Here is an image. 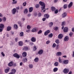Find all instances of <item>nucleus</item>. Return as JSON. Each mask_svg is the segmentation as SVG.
I'll list each match as a JSON object with an SVG mask.
<instances>
[{
  "instance_id": "nucleus-1",
  "label": "nucleus",
  "mask_w": 74,
  "mask_h": 74,
  "mask_svg": "<svg viewBox=\"0 0 74 74\" xmlns=\"http://www.w3.org/2000/svg\"><path fill=\"white\" fill-rule=\"evenodd\" d=\"M13 56L17 59H19L20 58V56L17 53H15L14 54Z\"/></svg>"
},
{
  "instance_id": "nucleus-2",
  "label": "nucleus",
  "mask_w": 74,
  "mask_h": 74,
  "mask_svg": "<svg viewBox=\"0 0 74 74\" xmlns=\"http://www.w3.org/2000/svg\"><path fill=\"white\" fill-rule=\"evenodd\" d=\"M69 72V69H68L65 68L63 72L65 74H67Z\"/></svg>"
},
{
  "instance_id": "nucleus-3",
  "label": "nucleus",
  "mask_w": 74,
  "mask_h": 74,
  "mask_svg": "<svg viewBox=\"0 0 74 74\" xmlns=\"http://www.w3.org/2000/svg\"><path fill=\"white\" fill-rule=\"evenodd\" d=\"M16 9L15 8H13L12 11V14L13 15L16 13Z\"/></svg>"
},
{
  "instance_id": "nucleus-4",
  "label": "nucleus",
  "mask_w": 74,
  "mask_h": 74,
  "mask_svg": "<svg viewBox=\"0 0 74 74\" xmlns=\"http://www.w3.org/2000/svg\"><path fill=\"white\" fill-rule=\"evenodd\" d=\"M38 30V28L37 27H35L33 28L32 30V32L34 33V32H37V30Z\"/></svg>"
},
{
  "instance_id": "nucleus-5",
  "label": "nucleus",
  "mask_w": 74,
  "mask_h": 74,
  "mask_svg": "<svg viewBox=\"0 0 74 74\" xmlns=\"http://www.w3.org/2000/svg\"><path fill=\"white\" fill-rule=\"evenodd\" d=\"M49 33H50V30H47L44 33L45 36H47Z\"/></svg>"
},
{
  "instance_id": "nucleus-6",
  "label": "nucleus",
  "mask_w": 74,
  "mask_h": 74,
  "mask_svg": "<svg viewBox=\"0 0 74 74\" xmlns=\"http://www.w3.org/2000/svg\"><path fill=\"white\" fill-rule=\"evenodd\" d=\"M31 41L32 42H36V38L34 37H32L31 38Z\"/></svg>"
},
{
  "instance_id": "nucleus-7",
  "label": "nucleus",
  "mask_w": 74,
  "mask_h": 74,
  "mask_svg": "<svg viewBox=\"0 0 74 74\" xmlns=\"http://www.w3.org/2000/svg\"><path fill=\"white\" fill-rule=\"evenodd\" d=\"M43 52H44L43 50L42 49L40 50L38 52V54L39 55H42L43 53Z\"/></svg>"
},
{
  "instance_id": "nucleus-8",
  "label": "nucleus",
  "mask_w": 74,
  "mask_h": 74,
  "mask_svg": "<svg viewBox=\"0 0 74 74\" xmlns=\"http://www.w3.org/2000/svg\"><path fill=\"white\" fill-rule=\"evenodd\" d=\"M13 64L14 62L12 61H11L8 64V66H10V67H11V66H13Z\"/></svg>"
},
{
  "instance_id": "nucleus-9",
  "label": "nucleus",
  "mask_w": 74,
  "mask_h": 74,
  "mask_svg": "<svg viewBox=\"0 0 74 74\" xmlns=\"http://www.w3.org/2000/svg\"><path fill=\"white\" fill-rule=\"evenodd\" d=\"M69 30V29L67 27H65L64 29V32H68Z\"/></svg>"
},
{
  "instance_id": "nucleus-10",
  "label": "nucleus",
  "mask_w": 74,
  "mask_h": 74,
  "mask_svg": "<svg viewBox=\"0 0 74 74\" xmlns=\"http://www.w3.org/2000/svg\"><path fill=\"white\" fill-rule=\"evenodd\" d=\"M63 35L61 34H59L58 36V38H59V39H62V38H63Z\"/></svg>"
},
{
  "instance_id": "nucleus-11",
  "label": "nucleus",
  "mask_w": 74,
  "mask_h": 74,
  "mask_svg": "<svg viewBox=\"0 0 74 74\" xmlns=\"http://www.w3.org/2000/svg\"><path fill=\"white\" fill-rule=\"evenodd\" d=\"M44 17L46 18L47 19H48L49 18V15L48 14H45L44 15Z\"/></svg>"
},
{
  "instance_id": "nucleus-12",
  "label": "nucleus",
  "mask_w": 74,
  "mask_h": 74,
  "mask_svg": "<svg viewBox=\"0 0 74 74\" xmlns=\"http://www.w3.org/2000/svg\"><path fill=\"white\" fill-rule=\"evenodd\" d=\"M63 63L65 64H67L69 63V60H64L63 62Z\"/></svg>"
},
{
  "instance_id": "nucleus-13",
  "label": "nucleus",
  "mask_w": 74,
  "mask_h": 74,
  "mask_svg": "<svg viewBox=\"0 0 74 74\" xmlns=\"http://www.w3.org/2000/svg\"><path fill=\"white\" fill-rule=\"evenodd\" d=\"M8 69H5V73H8V72H9V71H10V68L8 67Z\"/></svg>"
},
{
  "instance_id": "nucleus-14",
  "label": "nucleus",
  "mask_w": 74,
  "mask_h": 74,
  "mask_svg": "<svg viewBox=\"0 0 74 74\" xmlns=\"http://www.w3.org/2000/svg\"><path fill=\"white\" fill-rule=\"evenodd\" d=\"M18 44H19V46H23V42L22 41H20L19 42Z\"/></svg>"
},
{
  "instance_id": "nucleus-15",
  "label": "nucleus",
  "mask_w": 74,
  "mask_h": 74,
  "mask_svg": "<svg viewBox=\"0 0 74 74\" xmlns=\"http://www.w3.org/2000/svg\"><path fill=\"white\" fill-rule=\"evenodd\" d=\"M22 56L23 57H26L27 56V53L25 52H24L22 53Z\"/></svg>"
},
{
  "instance_id": "nucleus-16",
  "label": "nucleus",
  "mask_w": 74,
  "mask_h": 74,
  "mask_svg": "<svg viewBox=\"0 0 74 74\" xmlns=\"http://www.w3.org/2000/svg\"><path fill=\"white\" fill-rule=\"evenodd\" d=\"M39 3L40 5H41V6H43V5H45V4H44V3L42 2L41 1H40Z\"/></svg>"
},
{
  "instance_id": "nucleus-17",
  "label": "nucleus",
  "mask_w": 74,
  "mask_h": 74,
  "mask_svg": "<svg viewBox=\"0 0 74 74\" xmlns=\"http://www.w3.org/2000/svg\"><path fill=\"white\" fill-rule=\"evenodd\" d=\"M66 16H67V13L66 12L62 14V18H65Z\"/></svg>"
},
{
  "instance_id": "nucleus-18",
  "label": "nucleus",
  "mask_w": 74,
  "mask_h": 74,
  "mask_svg": "<svg viewBox=\"0 0 74 74\" xmlns=\"http://www.w3.org/2000/svg\"><path fill=\"white\" fill-rule=\"evenodd\" d=\"M29 12H32L33 11V8L32 7H30L29 8Z\"/></svg>"
},
{
  "instance_id": "nucleus-19",
  "label": "nucleus",
  "mask_w": 74,
  "mask_h": 74,
  "mask_svg": "<svg viewBox=\"0 0 74 74\" xmlns=\"http://www.w3.org/2000/svg\"><path fill=\"white\" fill-rule=\"evenodd\" d=\"M42 6L41 7V8L42 9L41 10H44V9H45V10H48V8L47 9H45V5H43V6Z\"/></svg>"
},
{
  "instance_id": "nucleus-20",
  "label": "nucleus",
  "mask_w": 74,
  "mask_h": 74,
  "mask_svg": "<svg viewBox=\"0 0 74 74\" xmlns=\"http://www.w3.org/2000/svg\"><path fill=\"white\" fill-rule=\"evenodd\" d=\"M28 47H25L23 48V50L24 51H27L28 50Z\"/></svg>"
},
{
  "instance_id": "nucleus-21",
  "label": "nucleus",
  "mask_w": 74,
  "mask_h": 74,
  "mask_svg": "<svg viewBox=\"0 0 74 74\" xmlns=\"http://www.w3.org/2000/svg\"><path fill=\"white\" fill-rule=\"evenodd\" d=\"M72 5H73V2H71L69 3V4L68 5V8H70V7H71Z\"/></svg>"
},
{
  "instance_id": "nucleus-22",
  "label": "nucleus",
  "mask_w": 74,
  "mask_h": 74,
  "mask_svg": "<svg viewBox=\"0 0 74 74\" xmlns=\"http://www.w3.org/2000/svg\"><path fill=\"white\" fill-rule=\"evenodd\" d=\"M51 10L52 11H55L56 10V8L54 7H52L51 8Z\"/></svg>"
},
{
  "instance_id": "nucleus-23",
  "label": "nucleus",
  "mask_w": 74,
  "mask_h": 74,
  "mask_svg": "<svg viewBox=\"0 0 74 74\" xmlns=\"http://www.w3.org/2000/svg\"><path fill=\"white\" fill-rule=\"evenodd\" d=\"M0 28L4 29V25L3 24H0Z\"/></svg>"
},
{
  "instance_id": "nucleus-24",
  "label": "nucleus",
  "mask_w": 74,
  "mask_h": 74,
  "mask_svg": "<svg viewBox=\"0 0 74 74\" xmlns=\"http://www.w3.org/2000/svg\"><path fill=\"white\" fill-rule=\"evenodd\" d=\"M11 30V27L10 26H8L7 28V31H10Z\"/></svg>"
},
{
  "instance_id": "nucleus-25",
  "label": "nucleus",
  "mask_w": 74,
  "mask_h": 74,
  "mask_svg": "<svg viewBox=\"0 0 74 74\" xmlns=\"http://www.w3.org/2000/svg\"><path fill=\"white\" fill-rule=\"evenodd\" d=\"M64 40L65 41H67L69 40V36H66L65 37Z\"/></svg>"
},
{
  "instance_id": "nucleus-26",
  "label": "nucleus",
  "mask_w": 74,
  "mask_h": 74,
  "mask_svg": "<svg viewBox=\"0 0 74 74\" xmlns=\"http://www.w3.org/2000/svg\"><path fill=\"white\" fill-rule=\"evenodd\" d=\"M58 70V68L55 67L53 69V72H56Z\"/></svg>"
},
{
  "instance_id": "nucleus-27",
  "label": "nucleus",
  "mask_w": 74,
  "mask_h": 74,
  "mask_svg": "<svg viewBox=\"0 0 74 74\" xmlns=\"http://www.w3.org/2000/svg\"><path fill=\"white\" fill-rule=\"evenodd\" d=\"M14 27L15 29H17L18 25L16 24H14Z\"/></svg>"
},
{
  "instance_id": "nucleus-28",
  "label": "nucleus",
  "mask_w": 74,
  "mask_h": 74,
  "mask_svg": "<svg viewBox=\"0 0 74 74\" xmlns=\"http://www.w3.org/2000/svg\"><path fill=\"white\" fill-rule=\"evenodd\" d=\"M39 60V59L38 58H36L34 59V61L36 62H38Z\"/></svg>"
},
{
  "instance_id": "nucleus-29",
  "label": "nucleus",
  "mask_w": 74,
  "mask_h": 74,
  "mask_svg": "<svg viewBox=\"0 0 74 74\" xmlns=\"http://www.w3.org/2000/svg\"><path fill=\"white\" fill-rule=\"evenodd\" d=\"M28 12V10H27V8H26L24 10V13L25 14H27Z\"/></svg>"
},
{
  "instance_id": "nucleus-30",
  "label": "nucleus",
  "mask_w": 74,
  "mask_h": 74,
  "mask_svg": "<svg viewBox=\"0 0 74 74\" xmlns=\"http://www.w3.org/2000/svg\"><path fill=\"white\" fill-rule=\"evenodd\" d=\"M56 42L57 44H59L60 43V42H59V39H57L56 40Z\"/></svg>"
},
{
  "instance_id": "nucleus-31",
  "label": "nucleus",
  "mask_w": 74,
  "mask_h": 74,
  "mask_svg": "<svg viewBox=\"0 0 74 74\" xmlns=\"http://www.w3.org/2000/svg\"><path fill=\"white\" fill-rule=\"evenodd\" d=\"M20 36L21 37H23V32H21L20 33Z\"/></svg>"
},
{
  "instance_id": "nucleus-32",
  "label": "nucleus",
  "mask_w": 74,
  "mask_h": 74,
  "mask_svg": "<svg viewBox=\"0 0 74 74\" xmlns=\"http://www.w3.org/2000/svg\"><path fill=\"white\" fill-rule=\"evenodd\" d=\"M67 6H68L66 4H65L64 5V9H66V8H67Z\"/></svg>"
},
{
  "instance_id": "nucleus-33",
  "label": "nucleus",
  "mask_w": 74,
  "mask_h": 74,
  "mask_svg": "<svg viewBox=\"0 0 74 74\" xmlns=\"http://www.w3.org/2000/svg\"><path fill=\"white\" fill-rule=\"evenodd\" d=\"M58 59L59 63H62V59H61V58L60 57H59V58Z\"/></svg>"
},
{
  "instance_id": "nucleus-34",
  "label": "nucleus",
  "mask_w": 74,
  "mask_h": 74,
  "mask_svg": "<svg viewBox=\"0 0 74 74\" xmlns=\"http://www.w3.org/2000/svg\"><path fill=\"white\" fill-rule=\"evenodd\" d=\"M53 36V34L52 33H51L49 35V37H50V38H52Z\"/></svg>"
},
{
  "instance_id": "nucleus-35",
  "label": "nucleus",
  "mask_w": 74,
  "mask_h": 74,
  "mask_svg": "<svg viewBox=\"0 0 74 74\" xmlns=\"http://www.w3.org/2000/svg\"><path fill=\"white\" fill-rule=\"evenodd\" d=\"M56 46V44L55 43H53L52 45V47L53 48H55Z\"/></svg>"
},
{
  "instance_id": "nucleus-36",
  "label": "nucleus",
  "mask_w": 74,
  "mask_h": 74,
  "mask_svg": "<svg viewBox=\"0 0 74 74\" xmlns=\"http://www.w3.org/2000/svg\"><path fill=\"white\" fill-rule=\"evenodd\" d=\"M57 53L58 56H61L62 55V53L60 52H58Z\"/></svg>"
},
{
  "instance_id": "nucleus-37",
  "label": "nucleus",
  "mask_w": 74,
  "mask_h": 74,
  "mask_svg": "<svg viewBox=\"0 0 74 74\" xmlns=\"http://www.w3.org/2000/svg\"><path fill=\"white\" fill-rule=\"evenodd\" d=\"M59 63L56 62H55V63H54V66H58V64Z\"/></svg>"
},
{
  "instance_id": "nucleus-38",
  "label": "nucleus",
  "mask_w": 74,
  "mask_h": 74,
  "mask_svg": "<svg viewBox=\"0 0 74 74\" xmlns=\"http://www.w3.org/2000/svg\"><path fill=\"white\" fill-rule=\"evenodd\" d=\"M59 45H57L56 46V50H58V49L59 48Z\"/></svg>"
},
{
  "instance_id": "nucleus-39",
  "label": "nucleus",
  "mask_w": 74,
  "mask_h": 74,
  "mask_svg": "<svg viewBox=\"0 0 74 74\" xmlns=\"http://www.w3.org/2000/svg\"><path fill=\"white\" fill-rule=\"evenodd\" d=\"M53 23H52V22L50 23H49V26H50V27H51V26H53Z\"/></svg>"
},
{
  "instance_id": "nucleus-40",
  "label": "nucleus",
  "mask_w": 74,
  "mask_h": 74,
  "mask_svg": "<svg viewBox=\"0 0 74 74\" xmlns=\"http://www.w3.org/2000/svg\"><path fill=\"white\" fill-rule=\"evenodd\" d=\"M17 3V1H13L12 2V4H15Z\"/></svg>"
},
{
  "instance_id": "nucleus-41",
  "label": "nucleus",
  "mask_w": 74,
  "mask_h": 74,
  "mask_svg": "<svg viewBox=\"0 0 74 74\" xmlns=\"http://www.w3.org/2000/svg\"><path fill=\"white\" fill-rule=\"evenodd\" d=\"M65 25V22L63 21L62 22V26H64Z\"/></svg>"
},
{
  "instance_id": "nucleus-42",
  "label": "nucleus",
  "mask_w": 74,
  "mask_h": 74,
  "mask_svg": "<svg viewBox=\"0 0 74 74\" xmlns=\"http://www.w3.org/2000/svg\"><path fill=\"white\" fill-rule=\"evenodd\" d=\"M18 23L19 25L20 26H22V23H21V22L20 21H18Z\"/></svg>"
},
{
  "instance_id": "nucleus-43",
  "label": "nucleus",
  "mask_w": 74,
  "mask_h": 74,
  "mask_svg": "<svg viewBox=\"0 0 74 74\" xmlns=\"http://www.w3.org/2000/svg\"><path fill=\"white\" fill-rule=\"evenodd\" d=\"M27 59L26 58H25V59H24L23 60V62L24 63H25V62H27Z\"/></svg>"
},
{
  "instance_id": "nucleus-44",
  "label": "nucleus",
  "mask_w": 74,
  "mask_h": 74,
  "mask_svg": "<svg viewBox=\"0 0 74 74\" xmlns=\"http://www.w3.org/2000/svg\"><path fill=\"white\" fill-rule=\"evenodd\" d=\"M29 67L30 69H32V68L33 67V65L32 64H30L29 65Z\"/></svg>"
},
{
  "instance_id": "nucleus-45",
  "label": "nucleus",
  "mask_w": 74,
  "mask_h": 74,
  "mask_svg": "<svg viewBox=\"0 0 74 74\" xmlns=\"http://www.w3.org/2000/svg\"><path fill=\"white\" fill-rule=\"evenodd\" d=\"M35 7L36 8H39V7H40V5L37 4L35 5Z\"/></svg>"
},
{
  "instance_id": "nucleus-46",
  "label": "nucleus",
  "mask_w": 74,
  "mask_h": 74,
  "mask_svg": "<svg viewBox=\"0 0 74 74\" xmlns=\"http://www.w3.org/2000/svg\"><path fill=\"white\" fill-rule=\"evenodd\" d=\"M42 33V30H39L38 32V34H41V33Z\"/></svg>"
},
{
  "instance_id": "nucleus-47",
  "label": "nucleus",
  "mask_w": 74,
  "mask_h": 74,
  "mask_svg": "<svg viewBox=\"0 0 74 74\" xmlns=\"http://www.w3.org/2000/svg\"><path fill=\"white\" fill-rule=\"evenodd\" d=\"M31 28V27H30V26L29 25H28L27 26V28L28 29H30Z\"/></svg>"
},
{
  "instance_id": "nucleus-48",
  "label": "nucleus",
  "mask_w": 74,
  "mask_h": 74,
  "mask_svg": "<svg viewBox=\"0 0 74 74\" xmlns=\"http://www.w3.org/2000/svg\"><path fill=\"white\" fill-rule=\"evenodd\" d=\"M54 29L55 30H58V27H54Z\"/></svg>"
},
{
  "instance_id": "nucleus-49",
  "label": "nucleus",
  "mask_w": 74,
  "mask_h": 74,
  "mask_svg": "<svg viewBox=\"0 0 74 74\" xmlns=\"http://www.w3.org/2000/svg\"><path fill=\"white\" fill-rule=\"evenodd\" d=\"M73 34V32H70L69 34V35L70 37H71V36H72Z\"/></svg>"
},
{
  "instance_id": "nucleus-50",
  "label": "nucleus",
  "mask_w": 74,
  "mask_h": 74,
  "mask_svg": "<svg viewBox=\"0 0 74 74\" xmlns=\"http://www.w3.org/2000/svg\"><path fill=\"white\" fill-rule=\"evenodd\" d=\"M23 6H26V2H25L24 3H23Z\"/></svg>"
},
{
  "instance_id": "nucleus-51",
  "label": "nucleus",
  "mask_w": 74,
  "mask_h": 74,
  "mask_svg": "<svg viewBox=\"0 0 74 74\" xmlns=\"http://www.w3.org/2000/svg\"><path fill=\"white\" fill-rule=\"evenodd\" d=\"M46 44H49L50 43V41L48 40L46 42Z\"/></svg>"
},
{
  "instance_id": "nucleus-52",
  "label": "nucleus",
  "mask_w": 74,
  "mask_h": 74,
  "mask_svg": "<svg viewBox=\"0 0 74 74\" xmlns=\"http://www.w3.org/2000/svg\"><path fill=\"white\" fill-rule=\"evenodd\" d=\"M55 14H58V10H56V11H55Z\"/></svg>"
},
{
  "instance_id": "nucleus-53",
  "label": "nucleus",
  "mask_w": 74,
  "mask_h": 74,
  "mask_svg": "<svg viewBox=\"0 0 74 74\" xmlns=\"http://www.w3.org/2000/svg\"><path fill=\"white\" fill-rule=\"evenodd\" d=\"M34 51H36L37 50V48H36V46H35L34 47Z\"/></svg>"
},
{
  "instance_id": "nucleus-54",
  "label": "nucleus",
  "mask_w": 74,
  "mask_h": 74,
  "mask_svg": "<svg viewBox=\"0 0 74 74\" xmlns=\"http://www.w3.org/2000/svg\"><path fill=\"white\" fill-rule=\"evenodd\" d=\"M18 40V38L17 37L15 38V41L16 42H17Z\"/></svg>"
},
{
  "instance_id": "nucleus-55",
  "label": "nucleus",
  "mask_w": 74,
  "mask_h": 74,
  "mask_svg": "<svg viewBox=\"0 0 74 74\" xmlns=\"http://www.w3.org/2000/svg\"><path fill=\"white\" fill-rule=\"evenodd\" d=\"M38 15L39 16H41L42 15V14L40 13H39V14H38Z\"/></svg>"
},
{
  "instance_id": "nucleus-56",
  "label": "nucleus",
  "mask_w": 74,
  "mask_h": 74,
  "mask_svg": "<svg viewBox=\"0 0 74 74\" xmlns=\"http://www.w3.org/2000/svg\"><path fill=\"white\" fill-rule=\"evenodd\" d=\"M46 20V18H43L42 19V20L43 21H44Z\"/></svg>"
},
{
  "instance_id": "nucleus-57",
  "label": "nucleus",
  "mask_w": 74,
  "mask_h": 74,
  "mask_svg": "<svg viewBox=\"0 0 74 74\" xmlns=\"http://www.w3.org/2000/svg\"><path fill=\"white\" fill-rule=\"evenodd\" d=\"M29 45H34V43L33 42H31L29 43Z\"/></svg>"
},
{
  "instance_id": "nucleus-58",
  "label": "nucleus",
  "mask_w": 74,
  "mask_h": 74,
  "mask_svg": "<svg viewBox=\"0 0 74 74\" xmlns=\"http://www.w3.org/2000/svg\"><path fill=\"white\" fill-rule=\"evenodd\" d=\"M1 54L2 55V56H5V54H4V53L3 52H2L1 53Z\"/></svg>"
},
{
  "instance_id": "nucleus-59",
  "label": "nucleus",
  "mask_w": 74,
  "mask_h": 74,
  "mask_svg": "<svg viewBox=\"0 0 74 74\" xmlns=\"http://www.w3.org/2000/svg\"><path fill=\"white\" fill-rule=\"evenodd\" d=\"M30 29H28L26 30V32H27V33H29V32H30Z\"/></svg>"
},
{
  "instance_id": "nucleus-60",
  "label": "nucleus",
  "mask_w": 74,
  "mask_h": 74,
  "mask_svg": "<svg viewBox=\"0 0 74 74\" xmlns=\"http://www.w3.org/2000/svg\"><path fill=\"white\" fill-rule=\"evenodd\" d=\"M72 57L73 58H74V51L73 52V54H72Z\"/></svg>"
},
{
  "instance_id": "nucleus-61",
  "label": "nucleus",
  "mask_w": 74,
  "mask_h": 74,
  "mask_svg": "<svg viewBox=\"0 0 74 74\" xmlns=\"http://www.w3.org/2000/svg\"><path fill=\"white\" fill-rule=\"evenodd\" d=\"M3 20V21H6V18H5V17H4Z\"/></svg>"
},
{
  "instance_id": "nucleus-62",
  "label": "nucleus",
  "mask_w": 74,
  "mask_h": 74,
  "mask_svg": "<svg viewBox=\"0 0 74 74\" xmlns=\"http://www.w3.org/2000/svg\"><path fill=\"white\" fill-rule=\"evenodd\" d=\"M3 32V29L0 28V32Z\"/></svg>"
},
{
  "instance_id": "nucleus-63",
  "label": "nucleus",
  "mask_w": 74,
  "mask_h": 74,
  "mask_svg": "<svg viewBox=\"0 0 74 74\" xmlns=\"http://www.w3.org/2000/svg\"><path fill=\"white\" fill-rule=\"evenodd\" d=\"M68 74H72V71H70Z\"/></svg>"
},
{
  "instance_id": "nucleus-64",
  "label": "nucleus",
  "mask_w": 74,
  "mask_h": 74,
  "mask_svg": "<svg viewBox=\"0 0 74 74\" xmlns=\"http://www.w3.org/2000/svg\"><path fill=\"white\" fill-rule=\"evenodd\" d=\"M72 31L73 32H74V28H72Z\"/></svg>"
}]
</instances>
